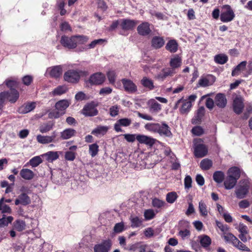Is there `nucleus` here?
<instances>
[{"mask_svg":"<svg viewBox=\"0 0 252 252\" xmlns=\"http://www.w3.org/2000/svg\"><path fill=\"white\" fill-rule=\"evenodd\" d=\"M147 245L141 243H137L131 245L129 247V250L133 252H145Z\"/></svg>","mask_w":252,"mask_h":252,"instance_id":"obj_28","label":"nucleus"},{"mask_svg":"<svg viewBox=\"0 0 252 252\" xmlns=\"http://www.w3.org/2000/svg\"><path fill=\"white\" fill-rule=\"evenodd\" d=\"M144 127L148 131L158 133L159 129V124L148 123L145 125Z\"/></svg>","mask_w":252,"mask_h":252,"instance_id":"obj_42","label":"nucleus"},{"mask_svg":"<svg viewBox=\"0 0 252 252\" xmlns=\"http://www.w3.org/2000/svg\"><path fill=\"white\" fill-rule=\"evenodd\" d=\"M131 123L130 119L128 118H123L118 120L114 125V129L117 132H121L122 129L121 128V126H128Z\"/></svg>","mask_w":252,"mask_h":252,"instance_id":"obj_17","label":"nucleus"},{"mask_svg":"<svg viewBox=\"0 0 252 252\" xmlns=\"http://www.w3.org/2000/svg\"><path fill=\"white\" fill-rule=\"evenodd\" d=\"M165 41L163 37L158 36H154L151 40L152 46L155 49H159L164 44Z\"/></svg>","mask_w":252,"mask_h":252,"instance_id":"obj_25","label":"nucleus"},{"mask_svg":"<svg viewBox=\"0 0 252 252\" xmlns=\"http://www.w3.org/2000/svg\"><path fill=\"white\" fill-rule=\"evenodd\" d=\"M76 133V131L73 128H66L60 132V138L62 140H67L75 136Z\"/></svg>","mask_w":252,"mask_h":252,"instance_id":"obj_21","label":"nucleus"},{"mask_svg":"<svg viewBox=\"0 0 252 252\" xmlns=\"http://www.w3.org/2000/svg\"><path fill=\"white\" fill-rule=\"evenodd\" d=\"M112 245V243L110 239L104 240L101 243L94 246V252H109Z\"/></svg>","mask_w":252,"mask_h":252,"instance_id":"obj_6","label":"nucleus"},{"mask_svg":"<svg viewBox=\"0 0 252 252\" xmlns=\"http://www.w3.org/2000/svg\"><path fill=\"white\" fill-rule=\"evenodd\" d=\"M105 80V75L101 72H97L92 75L88 81L92 85H99L102 84Z\"/></svg>","mask_w":252,"mask_h":252,"instance_id":"obj_9","label":"nucleus"},{"mask_svg":"<svg viewBox=\"0 0 252 252\" xmlns=\"http://www.w3.org/2000/svg\"><path fill=\"white\" fill-rule=\"evenodd\" d=\"M178 195L174 191L170 192L166 194V200L169 203H173L177 199Z\"/></svg>","mask_w":252,"mask_h":252,"instance_id":"obj_52","label":"nucleus"},{"mask_svg":"<svg viewBox=\"0 0 252 252\" xmlns=\"http://www.w3.org/2000/svg\"><path fill=\"white\" fill-rule=\"evenodd\" d=\"M158 133L160 135H165L167 137H170L172 135L170 127L164 122L162 123L161 125L159 124V129Z\"/></svg>","mask_w":252,"mask_h":252,"instance_id":"obj_27","label":"nucleus"},{"mask_svg":"<svg viewBox=\"0 0 252 252\" xmlns=\"http://www.w3.org/2000/svg\"><path fill=\"white\" fill-rule=\"evenodd\" d=\"M104 40L102 39H96L93 41L91 43L77 49L79 52H83L90 49L94 48L96 45L101 44Z\"/></svg>","mask_w":252,"mask_h":252,"instance_id":"obj_29","label":"nucleus"},{"mask_svg":"<svg viewBox=\"0 0 252 252\" xmlns=\"http://www.w3.org/2000/svg\"><path fill=\"white\" fill-rule=\"evenodd\" d=\"M178 43L175 40H169L166 45L165 48L171 53H175L178 50Z\"/></svg>","mask_w":252,"mask_h":252,"instance_id":"obj_35","label":"nucleus"},{"mask_svg":"<svg viewBox=\"0 0 252 252\" xmlns=\"http://www.w3.org/2000/svg\"><path fill=\"white\" fill-rule=\"evenodd\" d=\"M82 111L83 114L86 116H94L98 113V111L93 103L85 105Z\"/></svg>","mask_w":252,"mask_h":252,"instance_id":"obj_16","label":"nucleus"},{"mask_svg":"<svg viewBox=\"0 0 252 252\" xmlns=\"http://www.w3.org/2000/svg\"><path fill=\"white\" fill-rule=\"evenodd\" d=\"M141 84L145 88L152 90L154 89L155 86L152 80L147 77H144L141 80Z\"/></svg>","mask_w":252,"mask_h":252,"instance_id":"obj_40","label":"nucleus"},{"mask_svg":"<svg viewBox=\"0 0 252 252\" xmlns=\"http://www.w3.org/2000/svg\"><path fill=\"white\" fill-rule=\"evenodd\" d=\"M42 162V160L39 156H36L30 159L29 163L33 167H36Z\"/></svg>","mask_w":252,"mask_h":252,"instance_id":"obj_56","label":"nucleus"},{"mask_svg":"<svg viewBox=\"0 0 252 252\" xmlns=\"http://www.w3.org/2000/svg\"><path fill=\"white\" fill-rule=\"evenodd\" d=\"M31 202L30 197L26 193L23 192L18 195L17 198L15 201V204L16 205L21 204L26 206L30 204Z\"/></svg>","mask_w":252,"mask_h":252,"instance_id":"obj_20","label":"nucleus"},{"mask_svg":"<svg viewBox=\"0 0 252 252\" xmlns=\"http://www.w3.org/2000/svg\"><path fill=\"white\" fill-rule=\"evenodd\" d=\"M4 198H2L0 200V211L2 213H11V208L6 204H3Z\"/></svg>","mask_w":252,"mask_h":252,"instance_id":"obj_55","label":"nucleus"},{"mask_svg":"<svg viewBox=\"0 0 252 252\" xmlns=\"http://www.w3.org/2000/svg\"><path fill=\"white\" fill-rule=\"evenodd\" d=\"M244 108V99L240 95L236 96L233 101V109L237 114H241Z\"/></svg>","mask_w":252,"mask_h":252,"instance_id":"obj_11","label":"nucleus"},{"mask_svg":"<svg viewBox=\"0 0 252 252\" xmlns=\"http://www.w3.org/2000/svg\"><path fill=\"white\" fill-rule=\"evenodd\" d=\"M125 230V224L123 222L116 223L113 228L114 232L115 233H121Z\"/></svg>","mask_w":252,"mask_h":252,"instance_id":"obj_57","label":"nucleus"},{"mask_svg":"<svg viewBox=\"0 0 252 252\" xmlns=\"http://www.w3.org/2000/svg\"><path fill=\"white\" fill-rule=\"evenodd\" d=\"M106 75L109 83L114 85L115 84L116 79L117 77V74L115 71L109 70L107 72Z\"/></svg>","mask_w":252,"mask_h":252,"instance_id":"obj_49","label":"nucleus"},{"mask_svg":"<svg viewBox=\"0 0 252 252\" xmlns=\"http://www.w3.org/2000/svg\"><path fill=\"white\" fill-rule=\"evenodd\" d=\"M108 127L107 126H98L92 131V134L98 136L100 135H104L108 131Z\"/></svg>","mask_w":252,"mask_h":252,"instance_id":"obj_36","label":"nucleus"},{"mask_svg":"<svg viewBox=\"0 0 252 252\" xmlns=\"http://www.w3.org/2000/svg\"><path fill=\"white\" fill-rule=\"evenodd\" d=\"M15 228L18 231H22L26 228V223L24 220H17L14 224Z\"/></svg>","mask_w":252,"mask_h":252,"instance_id":"obj_53","label":"nucleus"},{"mask_svg":"<svg viewBox=\"0 0 252 252\" xmlns=\"http://www.w3.org/2000/svg\"><path fill=\"white\" fill-rule=\"evenodd\" d=\"M155 216V212L152 209H148L144 212V217L146 220H151L153 219Z\"/></svg>","mask_w":252,"mask_h":252,"instance_id":"obj_62","label":"nucleus"},{"mask_svg":"<svg viewBox=\"0 0 252 252\" xmlns=\"http://www.w3.org/2000/svg\"><path fill=\"white\" fill-rule=\"evenodd\" d=\"M165 204L164 201L157 198L153 199L152 200V205L155 208H161Z\"/></svg>","mask_w":252,"mask_h":252,"instance_id":"obj_60","label":"nucleus"},{"mask_svg":"<svg viewBox=\"0 0 252 252\" xmlns=\"http://www.w3.org/2000/svg\"><path fill=\"white\" fill-rule=\"evenodd\" d=\"M181 103L182 105L180 109V113L182 114L188 113L192 106L191 102L187 101V100L183 99V101Z\"/></svg>","mask_w":252,"mask_h":252,"instance_id":"obj_38","label":"nucleus"},{"mask_svg":"<svg viewBox=\"0 0 252 252\" xmlns=\"http://www.w3.org/2000/svg\"><path fill=\"white\" fill-rule=\"evenodd\" d=\"M237 182V180L232 178L231 176H227L224 181V188L226 189H233Z\"/></svg>","mask_w":252,"mask_h":252,"instance_id":"obj_31","label":"nucleus"},{"mask_svg":"<svg viewBox=\"0 0 252 252\" xmlns=\"http://www.w3.org/2000/svg\"><path fill=\"white\" fill-rule=\"evenodd\" d=\"M57 136V134L55 131H53L51 135H37L36 136V140L37 142L40 144H47L52 142H58V140L56 139Z\"/></svg>","mask_w":252,"mask_h":252,"instance_id":"obj_7","label":"nucleus"},{"mask_svg":"<svg viewBox=\"0 0 252 252\" xmlns=\"http://www.w3.org/2000/svg\"><path fill=\"white\" fill-rule=\"evenodd\" d=\"M22 178L26 180H31L34 177V173L30 169L28 168L22 169L20 173Z\"/></svg>","mask_w":252,"mask_h":252,"instance_id":"obj_33","label":"nucleus"},{"mask_svg":"<svg viewBox=\"0 0 252 252\" xmlns=\"http://www.w3.org/2000/svg\"><path fill=\"white\" fill-rule=\"evenodd\" d=\"M204 107L203 106L200 107L197 110L196 114L195 116V119H193V121H194L193 123L195 122V120L197 121V122H200L204 115Z\"/></svg>","mask_w":252,"mask_h":252,"instance_id":"obj_51","label":"nucleus"},{"mask_svg":"<svg viewBox=\"0 0 252 252\" xmlns=\"http://www.w3.org/2000/svg\"><path fill=\"white\" fill-rule=\"evenodd\" d=\"M207 153V148L204 144H199L195 147L194 155L197 158H202L205 156Z\"/></svg>","mask_w":252,"mask_h":252,"instance_id":"obj_18","label":"nucleus"},{"mask_svg":"<svg viewBox=\"0 0 252 252\" xmlns=\"http://www.w3.org/2000/svg\"><path fill=\"white\" fill-rule=\"evenodd\" d=\"M214 60L216 63L219 64H223L228 61V58L225 55L219 54L215 56Z\"/></svg>","mask_w":252,"mask_h":252,"instance_id":"obj_48","label":"nucleus"},{"mask_svg":"<svg viewBox=\"0 0 252 252\" xmlns=\"http://www.w3.org/2000/svg\"><path fill=\"white\" fill-rule=\"evenodd\" d=\"M192 179L190 176H187L184 180V185L186 189H188L191 188Z\"/></svg>","mask_w":252,"mask_h":252,"instance_id":"obj_64","label":"nucleus"},{"mask_svg":"<svg viewBox=\"0 0 252 252\" xmlns=\"http://www.w3.org/2000/svg\"><path fill=\"white\" fill-rule=\"evenodd\" d=\"M213 165L212 161L208 158L203 159L200 162V166L203 170H209Z\"/></svg>","mask_w":252,"mask_h":252,"instance_id":"obj_43","label":"nucleus"},{"mask_svg":"<svg viewBox=\"0 0 252 252\" xmlns=\"http://www.w3.org/2000/svg\"><path fill=\"white\" fill-rule=\"evenodd\" d=\"M89 154L92 157H95L98 152V146L97 144L94 143L89 145Z\"/></svg>","mask_w":252,"mask_h":252,"instance_id":"obj_54","label":"nucleus"},{"mask_svg":"<svg viewBox=\"0 0 252 252\" xmlns=\"http://www.w3.org/2000/svg\"><path fill=\"white\" fill-rule=\"evenodd\" d=\"M41 156L43 157H45L46 159L49 162H52L59 158L58 152L54 151L48 152L44 154H43Z\"/></svg>","mask_w":252,"mask_h":252,"instance_id":"obj_39","label":"nucleus"},{"mask_svg":"<svg viewBox=\"0 0 252 252\" xmlns=\"http://www.w3.org/2000/svg\"><path fill=\"white\" fill-rule=\"evenodd\" d=\"M47 70L52 77L57 78L63 73V67L62 65H56L49 68Z\"/></svg>","mask_w":252,"mask_h":252,"instance_id":"obj_22","label":"nucleus"},{"mask_svg":"<svg viewBox=\"0 0 252 252\" xmlns=\"http://www.w3.org/2000/svg\"><path fill=\"white\" fill-rule=\"evenodd\" d=\"M123 87L126 92L133 94L137 91V86L129 79L123 78L121 80Z\"/></svg>","mask_w":252,"mask_h":252,"instance_id":"obj_10","label":"nucleus"},{"mask_svg":"<svg viewBox=\"0 0 252 252\" xmlns=\"http://www.w3.org/2000/svg\"><path fill=\"white\" fill-rule=\"evenodd\" d=\"M13 220V218L12 216L6 217L5 215H3L2 218L0 219V227H3L7 226Z\"/></svg>","mask_w":252,"mask_h":252,"instance_id":"obj_45","label":"nucleus"},{"mask_svg":"<svg viewBox=\"0 0 252 252\" xmlns=\"http://www.w3.org/2000/svg\"><path fill=\"white\" fill-rule=\"evenodd\" d=\"M67 91V88L65 86H59L54 89L51 94L54 96L61 95L65 93Z\"/></svg>","mask_w":252,"mask_h":252,"instance_id":"obj_41","label":"nucleus"},{"mask_svg":"<svg viewBox=\"0 0 252 252\" xmlns=\"http://www.w3.org/2000/svg\"><path fill=\"white\" fill-rule=\"evenodd\" d=\"M192 133L197 136H200L204 133L203 128L199 126H195L191 130Z\"/></svg>","mask_w":252,"mask_h":252,"instance_id":"obj_63","label":"nucleus"},{"mask_svg":"<svg viewBox=\"0 0 252 252\" xmlns=\"http://www.w3.org/2000/svg\"><path fill=\"white\" fill-rule=\"evenodd\" d=\"M54 125L52 122L44 123L40 126L39 131L42 133H47L53 129Z\"/></svg>","mask_w":252,"mask_h":252,"instance_id":"obj_37","label":"nucleus"},{"mask_svg":"<svg viewBox=\"0 0 252 252\" xmlns=\"http://www.w3.org/2000/svg\"><path fill=\"white\" fill-rule=\"evenodd\" d=\"M35 106L36 103L34 102H28L20 107L19 112L21 113L26 114L33 110Z\"/></svg>","mask_w":252,"mask_h":252,"instance_id":"obj_30","label":"nucleus"},{"mask_svg":"<svg viewBox=\"0 0 252 252\" xmlns=\"http://www.w3.org/2000/svg\"><path fill=\"white\" fill-rule=\"evenodd\" d=\"M189 226V223L187 220H183L179 222L178 227L180 230L179 232V235L183 239L190 235V233L188 229Z\"/></svg>","mask_w":252,"mask_h":252,"instance_id":"obj_8","label":"nucleus"},{"mask_svg":"<svg viewBox=\"0 0 252 252\" xmlns=\"http://www.w3.org/2000/svg\"><path fill=\"white\" fill-rule=\"evenodd\" d=\"M250 188V183L247 180L241 181L239 185L236 187L235 191L237 198L242 199L246 197L249 192Z\"/></svg>","mask_w":252,"mask_h":252,"instance_id":"obj_3","label":"nucleus"},{"mask_svg":"<svg viewBox=\"0 0 252 252\" xmlns=\"http://www.w3.org/2000/svg\"><path fill=\"white\" fill-rule=\"evenodd\" d=\"M199 210L200 213L202 216H207L208 211L207 210V206L205 203L202 201L199 202Z\"/></svg>","mask_w":252,"mask_h":252,"instance_id":"obj_58","label":"nucleus"},{"mask_svg":"<svg viewBox=\"0 0 252 252\" xmlns=\"http://www.w3.org/2000/svg\"><path fill=\"white\" fill-rule=\"evenodd\" d=\"M63 79L67 82L77 83L80 79V72L74 69L68 70L64 73Z\"/></svg>","mask_w":252,"mask_h":252,"instance_id":"obj_5","label":"nucleus"},{"mask_svg":"<svg viewBox=\"0 0 252 252\" xmlns=\"http://www.w3.org/2000/svg\"><path fill=\"white\" fill-rule=\"evenodd\" d=\"M88 40V37L84 35H75L70 37L63 35L60 43L65 48L74 49L78 44H85Z\"/></svg>","mask_w":252,"mask_h":252,"instance_id":"obj_1","label":"nucleus"},{"mask_svg":"<svg viewBox=\"0 0 252 252\" xmlns=\"http://www.w3.org/2000/svg\"><path fill=\"white\" fill-rule=\"evenodd\" d=\"M235 15L233 10L229 5H224L220 15V20L224 23L232 21L235 18Z\"/></svg>","mask_w":252,"mask_h":252,"instance_id":"obj_4","label":"nucleus"},{"mask_svg":"<svg viewBox=\"0 0 252 252\" xmlns=\"http://www.w3.org/2000/svg\"><path fill=\"white\" fill-rule=\"evenodd\" d=\"M137 22L133 20L123 19L121 20L120 26L124 31L132 30L137 25Z\"/></svg>","mask_w":252,"mask_h":252,"instance_id":"obj_13","label":"nucleus"},{"mask_svg":"<svg viewBox=\"0 0 252 252\" xmlns=\"http://www.w3.org/2000/svg\"><path fill=\"white\" fill-rule=\"evenodd\" d=\"M247 65L246 61H243L240 63L232 72V75L233 76L237 75L239 74V72L244 70Z\"/></svg>","mask_w":252,"mask_h":252,"instance_id":"obj_44","label":"nucleus"},{"mask_svg":"<svg viewBox=\"0 0 252 252\" xmlns=\"http://www.w3.org/2000/svg\"><path fill=\"white\" fill-rule=\"evenodd\" d=\"M174 74V71L170 68L163 69L161 72L156 77L157 79L163 80L169 76H172Z\"/></svg>","mask_w":252,"mask_h":252,"instance_id":"obj_32","label":"nucleus"},{"mask_svg":"<svg viewBox=\"0 0 252 252\" xmlns=\"http://www.w3.org/2000/svg\"><path fill=\"white\" fill-rule=\"evenodd\" d=\"M6 93V99L11 103H15L19 97V92L16 89H10Z\"/></svg>","mask_w":252,"mask_h":252,"instance_id":"obj_24","label":"nucleus"},{"mask_svg":"<svg viewBox=\"0 0 252 252\" xmlns=\"http://www.w3.org/2000/svg\"><path fill=\"white\" fill-rule=\"evenodd\" d=\"M227 174V176H231L232 178L238 180L240 177L241 173L240 169L238 167L234 166L228 169Z\"/></svg>","mask_w":252,"mask_h":252,"instance_id":"obj_34","label":"nucleus"},{"mask_svg":"<svg viewBox=\"0 0 252 252\" xmlns=\"http://www.w3.org/2000/svg\"><path fill=\"white\" fill-rule=\"evenodd\" d=\"M237 241L236 242L235 244H233V246L237 248L240 250H242L243 251H250V249L246 247L245 245L243 244L241 242H240L238 238L237 239Z\"/></svg>","mask_w":252,"mask_h":252,"instance_id":"obj_61","label":"nucleus"},{"mask_svg":"<svg viewBox=\"0 0 252 252\" xmlns=\"http://www.w3.org/2000/svg\"><path fill=\"white\" fill-rule=\"evenodd\" d=\"M136 140L141 144H145L152 146L155 143L156 139L153 138L142 134H137Z\"/></svg>","mask_w":252,"mask_h":252,"instance_id":"obj_15","label":"nucleus"},{"mask_svg":"<svg viewBox=\"0 0 252 252\" xmlns=\"http://www.w3.org/2000/svg\"><path fill=\"white\" fill-rule=\"evenodd\" d=\"M148 104L149 105L150 111L152 113H158L161 109V105L155 99H151L148 101Z\"/></svg>","mask_w":252,"mask_h":252,"instance_id":"obj_26","label":"nucleus"},{"mask_svg":"<svg viewBox=\"0 0 252 252\" xmlns=\"http://www.w3.org/2000/svg\"><path fill=\"white\" fill-rule=\"evenodd\" d=\"M70 104V102L67 99H62L58 101L55 105V109L49 113V117L51 119L60 118L65 114V110Z\"/></svg>","mask_w":252,"mask_h":252,"instance_id":"obj_2","label":"nucleus"},{"mask_svg":"<svg viewBox=\"0 0 252 252\" xmlns=\"http://www.w3.org/2000/svg\"><path fill=\"white\" fill-rule=\"evenodd\" d=\"M215 105L220 108H224L227 104V99L224 94L222 93L217 94L215 97Z\"/></svg>","mask_w":252,"mask_h":252,"instance_id":"obj_14","label":"nucleus"},{"mask_svg":"<svg viewBox=\"0 0 252 252\" xmlns=\"http://www.w3.org/2000/svg\"><path fill=\"white\" fill-rule=\"evenodd\" d=\"M182 59L178 55H174L170 59L169 64L171 69H174L180 67L182 65Z\"/></svg>","mask_w":252,"mask_h":252,"instance_id":"obj_23","label":"nucleus"},{"mask_svg":"<svg viewBox=\"0 0 252 252\" xmlns=\"http://www.w3.org/2000/svg\"><path fill=\"white\" fill-rule=\"evenodd\" d=\"M138 33L142 36H147L151 34L152 30L148 22H144L140 24L137 28Z\"/></svg>","mask_w":252,"mask_h":252,"instance_id":"obj_12","label":"nucleus"},{"mask_svg":"<svg viewBox=\"0 0 252 252\" xmlns=\"http://www.w3.org/2000/svg\"><path fill=\"white\" fill-rule=\"evenodd\" d=\"M131 226L132 227H139L142 223V220H141L138 217H135L130 218Z\"/></svg>","mask_w":252,"mask_h":252,"instance_id":"obj_59","label":"nucleus"},{"mask_svg":"<svg viewBox=\"0 0 252 252\" xmlns=\"http://www.w3.org/2000/svg\"><path fill=\"white\" fill-rule=\"evenodd\" d=\"M225 242L230 243L232 245L235 244L237 238L231 233H228L223 236Z\"/></svg>","mask_w":252,"mask_h":252,"instance_id":"obj_50","label":"nucleus"},{"mask_svg":"<svg viewBox=\"0 0 252 252\" xmlns=\"http://www.w3.org/2000/svg\"><path fill=\"white\" fill-rule=\"evenodd\" d=\"M200 243L201 246L204 248L209 247L211 244V239L207 235H203L199 237Z\"/></svg>","mask_w":252,"mask_h":252,"instance_id":"obj_47","label":"nucleus"},{"mask_svg":"<svg viewBox=\"0 0 252 252\" xmlns=\"http://www.w3.org/2000/svg\"><path fill=\"white\" fill-rule=\"evenodd\" d=\"M224 179V174L221 171H217L214 172L213 174L214 180L218 183H221Z\"/></svg>","mask_w":252,"mask_h":252,"instance_id":"obj_46","label":"nucleus"},{"mask_svg":"<svg viewBox=\"0 0 252 252\" xmlns=\"http://www.w3.org/2000/svg\"><path fill=\"white\" fill-rule=\"evenodd\" d=\"M215 81V78L213 75H208L201 77L198 81V86L205 87L212 85Z\"/></svg>","mask_w":252,"mask_h":252,"instance_id":"obj_19","label":"nucleus"}]
</instances>
